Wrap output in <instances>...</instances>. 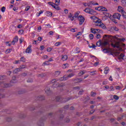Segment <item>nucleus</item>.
Returning a JSON list of instances; mask_svg holds the SVG:
<instances>
[{
	"label": "nucleus",
	"mask_w": 126,
	"mask_h": 126,
	"mask_svg": "<svg viewBox=\"0 0 126 126\" xmlns=\"http://www.w3.org/2000/svg\"><path fill=\"white\" fill-rule=\"evenodd\" d=\"M112 38L113 39V41H112L111 42V46L113 48H117L119 51H123V49L120 45V42H122V41H125L126 39L125 38H119L116 36H112Z\"/></svg>",
	"instance_id": "obj_1"
},
{
	"label": "nucleus",
	"mask_w": 126,
	"mask_h": 126,
	"mask_svg": "<svg viewBox=\"0 0 126 126\" xmlns=\"http://www.w3.org/2000/svg\"><path fill=\"white\" fill-rule=\"evenodd\" d=\"M91 19L94 20V25L95 26H98V27H101L102 29H106V26L104 25L103 23H102V21L97 17L95 16H92L90 17Z\"/></svg>",
	"instance_id": "obj_2"
},
{
	"label": "nucleus",
	"mask_w": 126,
	"mask_h": 126,
	"mask_svg": "<svg viewBox=\"0 0 126 126\" xmlns=\"http://www.w3.org/2000/svg\"><path fill=\"white\" fill-rule=\"evenodd\" d=\"M98 3L97 2H95L94 1H90L89 3H84V5L85 6H88V7H90V8H92L93 7V5H98Z\"/></svg>",
	"instance_id": "obj_3"
},
{
	"label": "nucleus",
	"mask_w": 126,
	"mask_h": 126,
	"mask_svg": "<svg viewBox=\"0 0 126 126\" xmlns=\"http://www.w3.org/2000/svg\"><path fill=\"white\" fill-rule=\"evenodd\" d=\"M71 98H62L60 97V96H58L56 97V101L57 102H61V103H65V102H67V101H69Z\"/></svg>",
	"instance_id": "obj_4"
},
{
	"label": "nucleus",
	"mask_w": 126,
	"mask_h": 126,
	"mask_svg": "<svg viewBox=\"0 0 126 126\" xmlns=\"http://www.w3.org/2000/svg\"><path fill=\"white\" fill-rule=\"evenodd\" d=\"M78 15H79V13H75L74 16L71 13H70L68 17L70 19V20H71V21H73V20H74V18L78 17Z\"/></svg>",
	"instance_id": "obj_5"
},
{
	"label": "nucleus",
	"mask_w": 126,
	"mask_h": 126,
	"mask_svg": "<svg viewBox=\"0 0 126 126\" xmlns=\"http://www.w3.org/2000/svg\"><path fill=\"white\" fill-rule=\"evenodd\" d=\"M78 20L79 21V25H82L83 23H84V21H85V19L84 17H82V16L80 15L78 17Z\"/></svg>",
	"instance_id": "obj_6"
},
{
	"label": "nucleus",
	"mask_w": 126,
	"mask_h": 126,
	"mask_svg": "<svg viewBox=\"0 0 126 126\" xmlns=\"http://www.w3.org/2000/svg\"><path fill=\"white\" fill-rule=\"evenodd\" d=\"M121 16H122V15H121V14L118 13H116L113 14V18L115 19H118V20H120V19H121Z\"/></svg>",
	"instance_id": "obj_7"
},
{
	"label": "nucleus",
	"mask_w": 126,
	"mask_h": 126,
	"mask_svg": "<svg viewBox=\"0 0 126 126\" xmlns=\"http://www.w3.org/2000/svg\"><path fill=\"white\" fill-rule=\"evenodd\" d=\"M32 47V46L29 45L28 48L26 50V53L27 54H30L32 52V49L31 48Z\"/></svg>",
	"instance_id": "obj_8"
},
{
	"label": "nucleus",
	"mask_w": 126,
	"mask_h": 126,
	"mask_svg": "<svg viewBox=\"0 0 126 126\" xmlns=\"http://www.w3.org/2000/svg\"><path fill=\"white\" fill-rule=\"evenodd\" d=\"M95 9L96 10H101V11H108V10L107 8H105L104 7H96Z\"/></svg>",
	"instance_id": "obj_9"
},
{
	"label": "nucleus",
	"mask_w": 126,
	"mask_h": 126,
	"mask_svg": "<svg viewBox=\"0 0 126 126\" xmlns=\"http://www.w3.org/2000/svg\"><path fill=\"white\" fill-rule=\"evenodd\" d=\"M18 42V36H16L14 38L13 41L11 42L12 45H15V43H17Z\"/></svg>",
	"instance_id": "obj_10"
},
{
	"label": "nucleus",
	"mask_w": 126,
	"mask_h": 126,
	"mask_svg": "<svg viewBox=\"0 0 126 126\" xmlns=\"http://www.w3.org/2000/svg\"><path fill=\"white\" fill-rule=\"evenodd\" d=\"M68 58V57H67V55H62L61 60L63 61V62H64L67 61Z\"/></svg>",
	"instance_id": "obj_11"
},
{
	"label": "nucleus",
	"mask_w": 126,
	"mask_h": 126,
	"mask_svg": "<svg viewBox=\"0 0 126 126\" xmlns=\"http://www.w3.org/2000/svg\"><path fill=\"white\" fill-rule=\"evenodd\" d=\"M108 45H109V42H108V41H105L101 43V47L102 48H104V47H106V46H108Z\"/></svg>",
	"instance_id": "obj_12"
},
{
	"label": "nucleus",
	"mask_w": 126,
	"mask_h": 126,
	"mask_svg": "<svg viewBox=\"0 0 126 126\" xmlns=\"http://www.w3.org/2000/svg\"><path fill=\"white\" fill-rule=\"evenodd\" d=\"M56 83H55L54 84H53V87H58V86L59 87H63V86H65V84L64 83H62V84H61L60 85H58L57 86H56Z\"/></svg>",
	"instance_id": "obj_13"
},
{
	"label": "nucleus",
	"mask_w": 126,
	"mask_h": 126,
	"mask_svg": "<svg viewBox=\"0 0 126 126\" xmlns=\"http://www.w3.org/2000/svg\"><path fill=\"white\" fill-rule=\"evenodd\" d=\"M111 51H112V49H111V48H104L102 50L103 53H110Z\"/></svg>",
	"instance_id": "obj_14"
},
{
	"label": "nucleus",
	"mask_w": 126,
	"mask_h": 126,
	"mask_svg": "<svg viewBox=\"0 0 126 126\" xmlns=\"http://www.w3.org/2000/svg\"><path fill=\"white\" fill-rule=\"evenodd\" d=\"M45 14L46 16H48L49 17H51V16L53 15V13H52V12H50L48 11L46 12Z\"/></svg>",
	"instance_id": "obj_15"
},
{
	"label": "nucleus",
	"mask_w": 126,
	"mask_h": 126,
	"mask_svg": "<svg viewBox=\"0 0 126 126\" xmlns=\"http://www.w3.org/2000/svg\"><path fill=\"white\" fill-rule=\"evenodd\" d=\"M124 8H123L122 6H118V11L119 12H122V13L123 12H124L125 11H124Z\"/></svg>",
	"instance_id": "obj_16"
},
{
	"label": "nucleus",
	"mask_w": 126,
	"mask_h": 126,
	"mask_svg": "<svg viewBox=\"0 0 126 126\" xmlns=\"http://www.w3.org/2000/svg\"><path fill=\"white\" fill-rule=\"evenodd\" d=\"M69 66V64L68 63L63 64L62 65L63 68H67Z\"/></svg>",
	"instance_id": "obj_17"
},
{
	"label": "nucleus",
	"mask_w": 126,
	"mask_h": 126,
	"mask_svg": "<svg viewBox=\"0 0 126 126\" xmlns=\"http://www.w3.org/2000/svg\"><path fill=\"white\" fill-rule=\"evenodd\" d=\"M86 73V71L84 70V71H80V72L78 73V75L79 76H81V75H83L85 73Z\"/></svg>",
	"instance_id": "obj_18"
},
{
	"label": "nucleus",
	"mask_w": 126,
	"mask_h": 126,
	"mask_svg": "<svg viewBox=\"0 0 126 126\" xmlns=\"http://www.w3.org/2000/svg\"><path fill=\"white\" fill-rule=\"evenodd\" d=\"M53 7L57 10H60V7H59V5L57 4H55L54 5H53Z\"/></svg>",
	"instance_id": "obj_19"
},
{
	"label": "nucleus",
	"mask_w": 126,
	"mask_h": 126,
	"mask_svg": "<svg viewBox=\"0 0 126 126\" xmlns=\"http://www.w3.org/2000/svg\"><path fill=\"white\" fill-rule=\"evenodd\" d=\"M3 87L5 88H7V87H10V86H12L10 84H3Z\"/></svg>",
	"instance_id": "obj_20"
},
{
	"label": "nucleus",
	"mask_w": 126,
	"mask_h": 126,
	"mask_svg": "<svg viewBox=\"0 0 126 126\" xmlns=\"http://www.w3.org/2000/svg\"><path fill=\"white\" fill-rule=\"evenodd\" d=\"M19 71H20V68H16L15 70H13V73H17L18 72H19Z\"/></svg>",
	"instance_id": "obj_21"
},
{
	"label": "nucleus",
	"mask_w": 126,
	"mask_h": 126,
	"mask_svg": "<svg viewBox=\"0 0 126 126\" xmlns=\"http://www.w3.org/2000/svg\"><path fill=\"white\" fill-rule=\"evenodd\" d=\"M103 14L106 17H110L111 14L110 13H107V12H104Z\"/></svg>",
	"instance_id": "obj_22"
},
{
	"label": "nucleus",
	"mask_w": 126,
	"mask_h": 126,
	"mask_svg": "<svg viewBox=\"0 0 126 126\" xmlns=\"http://www.w3.org/2000/svg\"><path fill=\"white\" fill-rule=\"evenodd\" d=\"M108 71H109V67H106L105 68H104V73L105 74H107L108 72Z\"/></svg>",
	"instance_id": "obj_23"
},
{
	"label": "nucleus",
	"mask_w": 126,
	"mask_h": 126,
	"mask_svg": "<svg viewBox=\"0 0 126 126\" xmlns=\"http://www.w3.org/2000/svg\"><path fill=\"white\" fill-rule=\"evenodd\" d=\"M96 72H97V71L96 70L92 71L90 72V75H96Z\"/></svg>",
	"instance_id": "obj_24"
},
{
	"label": "nucleus",
	"mask_w": 126,
	"mask_h": 126,
	"mask_svg": "<svg viewBox=\"0 0 126 126\" xmlns=\"http://www.w3.org/2000/svg\"><path fill=\"white\" fill-rule=\"evenodd\" d=\"M125 57V55L124 54L121 53L120 56L118 57L119 60H123V58Z\"/></svg>",
	"instance_id": "obj_25"
},
{
	"label": "nucleus",
	"mask_w": 126,
	"mask_h": 126,
	"mask_svg": "<svg viewBox=\"0 0 126 126\" xmlns=\"http://www.w3.org/2000/svg\"><path fill=\"white\" fill-rule=\"evenodd\" d=\"M75 53H76V54H79V53H80V49H79V48H76Z\"/></svg>",
	"instance_id": "obj_26"
},
{
	"label": "nucleus",
	"mask_w": 126,
	"mask_h": 126,
	"mask_svg": "<svg viewBox=\"0 0 126 126\" xmlns=\"http://www.w3.org/2000/svg\"><path fill=\"white\" fill-rule=\"evenodd\" d=\"M23 93H25V90H20L18 92V94H23Z\"/></svg>",
	"instance_id": "obj_27"
},
{
	"label": "nucleus",
	"mask_w": 126,
	"mask_h": 126,
	"mask_svg": "<svg viewBox=\"0 0 126 126\" xmlns=\"http://www.w3.org/2000/svg\"><path fill=\"white\" fill-rule=\"evenodd\" d=\"M101 45H102V43H101V40H99L96 42L97 47H100Z\"/></svg>",
	"instance_id": "obj_28"
},
{
	"label": "nucleus",
	"mask_w": 126,
	"mask_h": 126,
	"mask_svg": "<svg viewBox=\"0 0 126 126\" xmlns=\"http://www.w3.org/2000/svg\"><path fill=\"white\" fill-rule=\"evenodd\" d=\"M121 2L124 6L126 5V0H122Z\"/></svg>",
	"instance_id": "obj_29"
},
{
	"label": "nucleus",
	"mask_w": 126,
	"mask_h": 126,
	"mask_svg": "<svg viewBox=\"0 0 126 126\" xmlns=\"http://www.w3.org/2000/svg\"><path fill=\"white\" fill-rule=\"evenodd\" d=\"M21 62H23V63H25L26 62V59L24 58V57H22L21 58Z\"/></svg>",
	"instance_id": "obj_30"
},
{
	"label": "nucleus",
	"mask_w": 126,
	"mask_h": 126,
	"mask_svg": "<svg viewBox=\"0 0 126 126\" xmlns=\"http://www.w3.org/2000/svg\"><path fill=\"white\" fill-rule=\"evenodd\" d=\"M60 74H61V71H55V75L56 76H58V75H60Z\"/></svg>",
	"instance_id": "obj_31"
},
{
	"label": "nucleus",
	"mask_w": 126,
	"mask_h": 126,
	"mask_svg": "<svg viewBox=\"0 0 126 126\" xmlns=\"http://www.w3.org/2000/svg\"><path fill=\"white\" fill-rule=\"evenodd\" d=\"M90 8H86L84 11H85V12H87V13H90Z\"/></svg>",
	"instance_id": "obj_32"
},
{
	"label": "nucleus",
	"mask_w": 126,
	"mask_h": 126,
	"mask_svg": "<svg viewBox=\"0 0 126 126\" xmlns=\"http://www.w3.org/2000/svg\"><path fill=\"white\" fill-rule=\"evenodd\" d=\"M95 11L92 9H90V14H93L94 13H95Z\"/></svg>",
	"instance_id": "obj_33"
},
{
	"label": "nucleus",
	"mask_w": 126,
	"mask_h": 126,
	"mask_svg": "<svg viewBox=\"0 0 126 126\" xmlns=\"http://www.w3.org/2000/svg\"><path fill=\"white\" fill-rule=\"evenodd\" d=\"M11 30H12L13 31H14V32H15V31H16V27L15 26H12L11 28Z\"/></svg>",
	"instance_id": "obj_34"
},
{
	"label": "nucleus",
	"mask_w": 126,
	"mask_h": 126,
	"mask_svg": "<svg viewBox=\"0 0 126 126\" xmlns=\"http://www.w3.org/2000/svg\"><path fill=\"white\" fill-rule=\"evenodd\" d=\"M114 90H115L114 86H111L109 87L108 91H114Z\"/></svg>",
	"instance_id": "obj_35"
},
{
	"label": "nucleus",
	"mask_w": 126,
	"mask_h": 126,
	"mask_svg": "<svg viewBox=\"0 0 126 126\" xmlns=\"http://www.w3.org/2000/svg\"><path fill=\"white\" fill-rule=\"evenodd\" d=\"M91 96L92 97H95V96H96V93L92 92L91 93Z\"/></svg>",
	"instance_id": "obj_36"
},
{
	"label": "nucleus",
	"mask_w": 126,
	"mask_h": 126,
	"mask_svg": "<svg viewBox=\"0 0 126 126\" xmlns=\"http://www.w3.org/2000/svg\"><path fill=\"white\" fill-rule=\"evenodd\" d=\"M44 65H49L50 64V62L49 61H46L43 63Z\"/></svg>",
	"instance_id": "obj_37"
},
{
	"label": "nucleus",
	"mask_w": 126,
	"mask_h": 126,
	"mask_svg": "<svg viewBox=\"0 0 126 126\" xmlns=\"http://www.w3.org/2000/svg\"><path fill=\"white\" fill-rule=\"evenodd\" d=\"M92 33H94V34H96V31L95 29L92 28L91 29Z\"/></svg>",
	"instance_id": "obj_38"
},
{
	"label": "nucleus",
	"mask_w": 126,
	"mask_h": 126,
	"mask_svg": "<svg viewBox=\"0 0 126 126\" xmlns=\"http://www.w3.org/2000/svg\"><path fill=\"white\" fill-rule=\"evenodd\" d=\"M45 92L46 93H50V88H47L46 89H45Z\"/></svg>",
	"instance_id": "obj_39"
},
{
	"label": "nucleus",
	"mask_w": 126,
	"mask_h": 126,
	"mask_svg": "<svg viewBox=\"0 0 126 126\" xmlns=\"http://www.w3.org/2000/svg\"><path fill=\"white\" fill-rule=\"evenodd\" d=\"M72 76H74V73H72L68 75V77H69V78H71V77H72Z\"/></svg>",
	"instance_id": "obj_40"
},
{
	"label": "nucleus",
	"mask_w": 126,
	"mask_h": 126,
	"mask_svg": "<svg viewBox=\"0 0 126 126\" xmlns=\"http://www.w3.org/2000/svg\"><path fill=\"white\" fill-rule=\"evenodd\" d=\"M89 37H90V39L92 40L94 38V35H93V34H90Z\"/></svg>",
	"instance_id": "obj_41"
},
{
	"label": "nucleus",
	"mask_w": 126,
	"mask_h": 126,
	"mask_svg": "<svg viewBox=\"0 0 126 126\" xmlns=\"http://www.w3.org/2000/svg\"><path fill=\"white\" fill-rule=\"evenodd\" d=\"M114 99H115V100H119V97L118 95H114L113 96Z\"/></svg>",
	"instance_id": "obj_42"
},
{
	"label": "nucleus",
	"mask_w": 126,
	"mask_h": 126,
	"mask_svg": "<svg viewBox=\"0 0 126 126\" xmlns=\"http://www.w3.org/2000/svg\"><path fill=\"white\" fill-rule=\"evenodd\" d=\"M24 31L23 30H20L19 31V34H20V35H22V34H23Z\"/></svg>",
	"instance_id": "obj_43"
},
{
	"label": "nucleus",
	"mask_w": 126,
	"mask_h": 126,
	"mask_svg": "<svg viewBox=\"0 0 126 126\" xmlns=\"http://www.w3.org/2000/svg\"><path fill=\"white\" fill-rule=\"evenodd\" d=\"M38 98V100H44V99H45V97L43 96H40Z\"/></svg>",
	"instance_id": "obj_44"
},
{
	"label": "nucleus",
	"mask_w": 126,
	"mask_h": 126,
	"mask_svg": "<svg viewBox=\"0 0 126 126\" xmlns=\"http://www.w3.org/2000/svg\"><path fill=\"white\" fill-rule=\"evenodd\" d=\"M25 67H26V66H25V65H21V66H20V67L19 68H20V69H23V68H25Z\"/></svg>",
	"instance_id": "obj_45"
},
{
	"label": "nucleus",
	"mask_w": 126,
	"mask_h": 126,
	"mask_svg": "<svg viewBox=\"0 0 126 126\" xmlns=\"http://www.w3.org/2000/svg\"><path fill=\"white\" fill-rule=\"evenodd\" d=\"M1 11L2 12H4V11H5V7L4 6L2 7L1 8Z\"/></svg>",
	"instance_id": "obj_46"
},
{
	"label": "nucleus",
	"mask_w": 126,
	"mask_h": 126,
	"mask_svg": "<svg viewBox=\"0 0 126 126\" xmlns=\"http://www.w3.org/2000/svg\"><path fill=\"white\" fill-rule=\"evenodd\" d=\"M59 81V79H54V80H52L51 82L52 83H56V82H57V81Z\"/></svg>",
	"instance_id": "obj_47"
},
{
	"label": "nucleus",
	"mask_w": 126,
	"mask_h": 126,
	"mask_svg": "<svg viewBox=\"0 0 126 126\" xmlns=\"http://www.w3.org/2000/svg\"><path fill=\"white\" fill-rule=\"evenodd\" d=\"M61 1L60 0H55V2L57 5L60 4V2Z\"/></svg>",
	"instance_id": "obj_48"
},
{
	"label": "nucleus",
	"mask_w": 126,
	"mask_h": 126,
	"mask_svg": "<svg viewBox=\"0 0 126 126\" xmlns=\"http://www.w3.org/2000/svg\"><path fill=\"white\" fill-rule=\"evenodd\" d=\"M44 49H45V46H40L39 47V50H40V51H43Z\"/></svg>",
	"instance_id": "obj_49"
},
{
	"label": "nucleus",
	"mask_w": 126,
	"mask_h": 126,
	"mask_svg": "<svg viewBox=\"0 0 126 126\" xmlns=\"http://www.w3.org/2000/svg\"><path fill=\"white\" fill-rule=\"evenodd\" d=\"M122 16H123L124 18L126 19V13H125V11L122 13Z\"/></svg>",
	"instance_id": "obj_50"
},
{
	"label": "nucleus",
	"mask_w": 126,
	"mask_h": 126,
	"mask_svg": "<svg viewBox=\"0 0 126 126\" xmlns=\"http://www.w3.org/2000/svg\"><path fill=\"white\" fill-rule=\"evenodd\" d=\"M11 52V49H7L5 51L6 54H8Z\"/></svg>",
	"instance_id": "obj_51"
},
{
	"label": "nucleus",
	"mask_w": 126,
	"mask_h": 126,
	"mask_svg": "<svg viewBox=\"0 0 126 126\" xmlns=\"http://www.w3.org/2000/svg\"><path fill=\"white\" fill-rule=\"evenodd\" d=\"M5 44L6 46H8L9 47H10V46H11V43H10L9 42H6Z\"/></svg>",
	"instance_id": "obj_52"
},
{
	"label": "nucleus",
	"mask_w": 126,
	"mask_h": 126,
	"mask_svg": "<svg viewBox=\"0 0 126 126\" xmlns=\"http://www.w3.org/2000/svg\"><path fill=\"white\" fill-rule=\"evenodd\" d=\"M63 77H64V81L67 80V79H68V78H69L68 75L67 76H64Z\"/></svg>",
	"instance_id": "obj_53"
},
{
	"label": "nucleus",
	"mask_w": 126,
	"mask_h": 126,
	"mask_svg": "<svg viewBox=\"0 0 126 126\" xmlns=\"http://www.w3.org/2000/svg\"><path fill=\"white\" fill-rule=\"evenodd\" d=\"M113 29V30H115V31H119V29L117 28V27H114Z\"/></svg>",
	"instance_id": "obj_54"
},
{
	"label": "nucleus",
	"mask_w": 126,
	"mask_h": 126,
	"mask_svg": "<svg viewBox=\"0 0 126 126\" xmlns=\"http://www.w3.org/2000/svg\"><path fill=\"white\" fill-rule=\"evenodd\" d=\"M73 89L74 90H79V89H80V88H79V87H75L73 88Z\"/></svg>",
	"instance_id": "obj_55"
},
{
	"label": "nucleus",
	"mask_w": 126,
	"mask_h": 126,
	"mask_svg": "<svg viewBox=\"0 0 126 126\" xmlns=\"http://www.w3.org/2000/svg\"><path fill=\"white\" fill-rule=\"evenodd\" d=\"M109 37V35H104L103 36V39H104V40H107V38H106Z\"/></svg>",
	"instance_id": "obj_56"
},
{
	"label": "nucleus",
	"mask_w": 126,
	"mask_h": 126,
	"mask_svg": "<svg viewBox=\"0 0 126 126\" xmlns=\"http://www.w3.org/2000/svg\"><path fill=\"white\" fill-rule=\"evenodd\" d=\"M115 89H116L117 90H121V87L119 86H117L115 87Z\"/></svg>",
	"instance_id": "obj_57"
},
{
	"label": "nucleus",
	"mask_w": 126,
	"mask_h": 126,
	"mask_svg": "<svg viewBox=\"0 0 126 126\" xmlns=\"http://www.w3.org/2000/svg\"><path fill=\"white\" fill-rule=\"evenodd\" d=\"M60 45H61V42H56L55 44V46H60Z\"/></svg>",
	"instance_id": "obj_58"
},
{
	"label": "nucleus",
	"mask_w": 126,
	"mask_h": 126,
	"mask_svg": "<svg viewBox=\"0 0 126 126\" xmlns=\"http://www.w3.org/2000/svg\"><path fill=\"white\" fill-rule=\"evenodd\" d=\"M59 80H60V81H64V77L63 76V77L60 78L59 79Z\"/></svg>",
	"instance_id": "obj_59"
},
{
	"label": "nucleus",
	"mask_w": 126,
	"mask_h": 126,
	"mask_svg": "<svg viewBox=\"0 0 126 126\" xmlns=\"http://www.w3.org/2000/svg\"><path fill=\"white\" fill-rule=\"evenodd\" d=\"M52 48H50V47H48V48H47V52H51L52 51Z\"/></svg>",
	"instance_id": "obj_60"
},
{
	"label": "nucleus",
	"mask_w": 126,
	"mask_h": 126,
	"mask_svg": "<svg viewBox=\"0 0 126 126\" xmlns=\"http://www.w3.org/2000/svg\"><path fill=\"white\" fill-rule=\"evenodd\" d=\"M33 81V79L31 78H29L27 80V82H32Z\"/></svg>",
	"instance_id": "obj_61"
},
{
	"label": "nucleus",
	"mask_w": 126,
	"mask_h": 126,
	"mask_svg": "<svg viewBox=\"0 0 126 126\" xmlns=\"http://www.w3.org/2000/svg\"><path fill=\"white\" fill-rule=\"evenodd\" d=\"M90 48H92L93 49H94L96 48V45L93 44L92 46H90Z\"/></svg>",
	"instance_id": "obj_62"
},
{
	"label": "nucleus",
	"mask_w": 126,
	"mask_h": 126,
	"mask_svg": "<svg viewBox=\"0 0 126 126\" xmlns=\"http://www.w3.org/2000/svg\"><path fill=\"white\" fill-rule=\"evenodd\" d=\"M82 93H83V90H82L79 92L78 94L79 95H82Z\"/></svg>",
	"instance_id": "obj_63"
},
{
	"label": "nucleus",
	"mask_w": 126,
	"mask_h": 126,
	"mask_svg": "<svg viewBox=\"0 0 126 126\" xmlns=\"http://www.w3.org/2000/svg\"><path fill=\"white\" fill-rule=\"evenodd\" d=\"M98 64H99V62H95V63H94V66H97V65H98Z\"/></svg>",
	"instance_id": "obj_64"
}]
</instances>
